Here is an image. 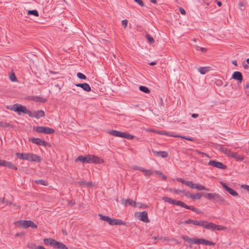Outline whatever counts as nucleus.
<instances>
[{
  "label": "nucleus",
  "mask_w": 249,
  "mask_h": 249,
  "mask_svg": "<svg viewBox=\"0 0 249 249\" xmlns=\"http://www.w3.org/2000/svg\"><path fill=\"white\" fill-rule=\"evenodd\" d=\"M16 155L20 160H27L30 161L40 162L42 160L40 156L33 153L17 152Z\"/></svg>",
  "instance_id": "f257e3e1"
},
{
  "label": "nucleus",
  "mask_w": 249,
  "mask_h": 249,
  "mask_svg": "<svg viewBox=\"0 0 249 249\" xmlns=\"http://www.w3.org/2000/svg\"><path fill=\"white\" fill-rule=\"evenodd\" d=\"M181 238L185 241L189 243L197 244H202L204 245L213 246L215 245V243L212 241H208L206 239L201 238L199 239L198 238H191L187 235H182Z\"/></svg>",
  "instance_id": "f03ea898"
},
{
  "label": "nucleus",
  "mask_w": 249,
  "mask_h": 249,
  "mask_svg": "<svg viewBox=\"0 0 249 249\" xmlns=\"http://www.w3.org/2000/svg\"><path fill=\"white\" fill-rule=\"evenodd\" d=\"M7 108L15 112H18L19 114H20V113H23L24 114H27L29 116L32 115V112L27 109L25 106L18 104H15L10 107H7Z\"/></svg>",
  "instance_id": "7ed1b4c3"
},
{
  "label": "nucleus",
  "mask_w": 249,
  "mask_h": 249,
  "mask_svg": "<svg viewBox=\"0 0 249 249\" xmlns=\"http://www.w3.org/2000/svg\"><path fill=\"white\" fill-rule=\"evenodd\" d=\"M108 133L115 137L126 138L128 140H132L134 138V136L130 134L115 130H109Z\"/></svg>",
  "instance_id": "20e7f679"
},
{
  "label": "nucleus",
  "mask_w": 249,
  "mask_h": 249,
  "mask_svg": "<svg viewBox=\"0 0 249 249\" xmlns=\"http://www.w3.org/2000/svg\"><path fill=\"white\" fill-rule=\"evenodd\" d=\"M203 196L208 199L215 200L216 202H219L220 204H223L225 202V200L224 198L216 193H208V194H203Z\"/></svg>",
  "instance_id": "39448f33"
},
{
  "label": "nucleus",
  "mask_w": 249,
  "mask_h": 249,
  "mask_svg": "<svg viewBox=\"0 0 249 249\" xmlns=\"http://www.w3.org/2000/svg\"><path fill=\"white\" fill-rule=\"evenodd\" d=\"M162 199L166 202H168L169 203L173 204L176 205L180 206L181 207L185 208L189 210L190 207V206H188L186 205L184 202L181 201L177 200L167 197H164L162 198Z\"/></svg>",
  "instance_id": "423d86ee"
},
{
  "label": "nucleus",
  "mask_w": 249,
  "mask_h": 249,
  "mask_svg": "<svg viewBox=\"0 0 249 249\" xmlns=\"http://www.w3.org/2000/svg\"><path fill=\"white\" fill-rule=\"evenodd\" d=\"M85 157L86 162L88 163H100L103 162L102 160L93 155H87L85 156Z\"/></svg>",
  "instance_id": "0eeeda50"
},
{
  "label": "nucleus",
  "mask_w": 249,
  "mask_h": 249,
  "mask_svg": "<svg viewBox=\"0 0 249 249\" xmlns=\"http://www.w3.org/2000/svg\"><path fill=\"white\" fill-rule=\"evenodd\" d=\"M36 132L42 133L47 134H53L54 132V129L44 126H36L34 128Z\"/></svg>",
  "instance_id": "6e6552de"
},
{
  "label": "nucleus",
  "mask_w": 249,
  "mask_h": 249,
  "mask_svg": "<svg viewBox=\"0 0 249 249\" xmlns=\"http://www.w3.org/2000/svg\"><path fill=\"white\" fill-rule=\"evenodd\" d=\"M19 224L23 228L31 227L34 229H36L37 228V225L31 220H20L19 222Z\"/></svg>",
  "instance_id": "1a4fd4ad"
},
{
  "label": "nucleus",
  "mask_w": 249,
  "mask_h": 249,
  "mask_svg": "<svg viewBox=\"0 0 249 249\" xmlns=\"http://www.w3.org/2000/svg\"><path fill=\"white\" fill-rule=\"evenodd\" d=\"M208 165L219 169H226L227 168V166L223 164L222 162L215 160H210L208 162Z\"/></svg>",
  "instance_id": "9d476101"
},
{
  "label": "nucleus",
  "mask_w": 249,
  "mask_h": 249,
  "mask_svg": "<svg viewBox=\"0 0 249 249\" xmlns=\"http://www.w3.org/2000/svg\"><path fill=\"white\" fill-rule=\"evenodd\" d=\"M30 141L38 145H42L45 147L48 145H50L48 142L39 138H32L30 139Z\"/></svg>",
  "instance_id": "9b49d317"
},
{
  "label": "nucleus",
  "mask_w": 249,
  "mask_h": 249,
  "mask_svg": "<svg viewBox=\"0 0 249 249\" xmlns=\"http://www.w3.org/2000/svg\"><path fill=\"white\" fill-rule=\"evenodd\" d=\"M0 166L3 167H7L10 169L17 170L18 168L12 162L6 161L5 160H0Z\"/></svg>",
  "instance_id": "f8f14e48"
},
{
  "label": "nucleus",
  "mask_w": 249,
  "mask_h": 249,
  "mask_svg": "<svg viewBox=\"0 0 249 249\" xmlns=\"http://www.w3.org/2000/svg\"><path fill=\"white\" fill-rule=\"evenodd\" d=\"M220 184L223 187V188L231 195L234 196H238V193L235 191L227 186L225 183L221 182Z\"/></svg>",
  "instance_id": "ddd939ff"
},
{
  "label": "nucleus",
  "mask_w": 249,
  "mask_h": 249,
  "mask_svg": "<svg viewBox=\"0 0 249 249\" xmlns=\"http://www.w3.org/2000/svg\"><path fill=\"white\" fill-rule=\"evenodd\" d=\"M138 219L144 222H149V220L148 217L147 213L146 211H143L141 213H139L137 215Z\"/></svg>",
  "instance_id": "4468645a"
},
{
  "label": "nucleus",
  "mask_w": 249,
  "mask_h": 249,
  "mask_svg": "<svg viewBox=\"0 0 249 249\" xmlns=\"http://www.w3.org/2000/svg\"><path fill=\"white\" fill-rule=\"evenodd\" d=\"M228 156L232 157V158L235 159L238 161H242L244 160V157L243 156L238 154L236 153H234L230 151L229 152Z\"/></svg>",
  "instance_id": "2eb2a0df"
},
{
  "label": "nucleus",
  "mask_w": 249,
  "mask_h": 249,
  "mask_svg": "<svg viewBox=\"0 0 249 249\" xmlns=\"http://www.w3.org/2000/svg\"><path fill=\"white\" fill-rule=\"evenodd\" d=\"M184 224H193L194 225L202 227L203 224L205 223L204 221H196L193 219H188L184 222Z\"/></svg>",
  "instance_id": "dca6fc26"
},
{
  "label": "nucleus",
  "mask_w": 249,
  "mask_h": 249,
  "mask_svg": "<svg viewBox=\"0 0 249 249\" xmlns=\"http://www.w3.org/2000/svg\"><path fill=\"white\" fill-rule=\"evenodd\" d=\"M122 203L124 204V206H136L137 203L131 199H122Z\"/></svg>",
  "instance_id": "f3484780"
},
{
  "label": "nucleus",
  "mask_w": 249,
  "mask_h": 249,
  "mask_svg": "<svg viewBox=\"0 0 249 249\" xmlns=\"http://www.w3.org/2000/svg\"><path fill=\"white\" fill-rule=\"evenodd\" d=\"M232 78L238 80L239 83H241L243 80V76L241 72L234 71L232 74Z\"/></svg>",
  "instance_id": "a211bd4d"
},
{
  "label": "nucleus",
  "mask_w": 249,
  "mask_h": 249,
  "mask_svg": "<svg viewBox=\"0 0 249 249\" xmlns=\"http://www.w3.org/2000/svg\"><path fill=\"white\" fill-rule=\"evenodd\" d=\"M30 117H35L36 118H39L45 116V113L44 111L42 110H39L34 111L32 113V115L30 116Z\"/></svg>",
  "instance_id": "6ab92c4d"
},
{
  "label": "nucleus",
  "mask_w": 249,
  "mask_h": 249,
  "mask_svg": "<svg viewBox=\"0 0 249 249\" xmlns=\"http://www.w3.org/2000/svg\"><path fill=\"white\" fill-rule=\"evenodd\" d=\"M75 85L77 87L81 88L86 91L89 92L91 90V88L88 83L76 84Z\"/></svg>",
  "instance_id": "aec40b11"
},
{
  "label": "nucleus",
  "mask_w": 249,
  "mask_h": 249,
  "mask_svg": "<svg viewBox=\"0 0 249 249\" xmlns=\"http://www.w3.org/2000/svg\"><path fill=\"white\" fill-rule=\"evenodd\" d=\"M205 223L203 224L202 227L204 228L211 230H215V224L213 223H208L206 221H204Z\"/></svg>",
  "instance_id": "412c9836"
},
{
  "label": "nucleus",
  "mask_w": 249,
  "mask_h": 249,
  "mask_svg": "<svg viewBox=\"0 0 249 249\" xmlns=\"http://www.w3.org/2000/svg\"><path fill=\"white\" fill-rule=\"evenodd\" d=\"M152 151L155 156L158 157H161L164 158L168 156V153L166 151H157L153 150H152Z\"/></svg>",
  "instance_id": "4be33fe9"
},
{
  "label": "nucleus",
  "mask_w": 249,
  "mask_h": 249,
  "mask_svg": "<svg viewBox=\"0 0 249 249\" xmlns=\"http://www.w3.org/2000/svg\"><path fill=\"white\" fill-rule=\"evenodd\" d=\"M55 240L53 238H45L43 239L44 243L47 246H52L54 247L55 244Z\"/></svg>",
  "instance_id": "5701e85b"
},
{
  "label": "nucleus",
  "mask_w": 249,
  "mask_h": 249,
  "mask_svg": "<svg viewBox=\"0 0 249 249\" xmlns=\"http://www.w3.org/2000/svg\"><path fill=\"white\" fill-rule=\"evenodd\" d=\"M216 148L222 153L225 154L228 156L229 152H230V150H229L227 148L220 144L217 145L216 146Z\"/></svg>",
  "instance_id": "b1692460"
},
{
  "label": "nucleus",
  "mask_w": 249,
  "mask_h": 249,
  "mask_svg": "<svg viewBox=\"0 0 249 249\" xmlns=\"http://www.w3.org/2000/svg\"><path fill=\"white\" fill-rule=\"evenodd\" d=\"M54 247L59 249H68V248L62 242L55 241Z\"/></svg>",
  "instance_id": "393cba45"
},
{
  "label": "nucleus",
  "mask_w": 249,
  "mask_h": 249,
  "mask_svg": "<svg viewBox=\"0 0 249 249\" xmlns=\"http://www.w3.org/2000/svg\"><path fill=\"white\" fill-rule=\"evenodd\" d=\"M210 71V67H202L198 68V71L201 74H205L208 71Z\"/></svg>",
  "instance_id": "a878e982"
},
{
  "label": "nucleus",
  "mask_w": 249,
  "mask_h": 249,
  "mask_svg": "<svg viewBox=\"0 0 249 249\" xmlns=\"http://www.w3.org/2000/svg\"><path fill=\"white\" fill-rule=\"evenodd\" d=\"M77 183L79 185H83L87 187L90 186V185H92V186H94V184H92V182H88L86 180L79 181L77 182Z\"/></svg>",
  "instance_id": "bb28decb"
},
{
  "label": "nucleus",
  "mask_w": 249,
  "mask_h": 249,
  "mask_svg": "<svg viewBox=\"0 0 249 249\" xmlns=\"http://www.w3.org/2000/svg\"><path fill=\"white\" fill-rule=\"evenodd\" d=\"M99 216L102 220L107 222L109 225L111 222V218L108 216L103 215L102 214H99Z\"/></svg>",
  "instance_id": "cd10ccee"
},
{
  "label": "nucleus",
  "mask_w": 249,
  "mask_h": 249,
  "mask_svg": "<svg viewBox=\"0 0 249 249\" xmlns=\"http://www.w3.org/2000/svg\"><path fill=\"white\" fill-rule=\"evenodd\" d=\"M173 137H175V138H180L182 139H185V140H188V141H194V139L193 138H191V137H186V136H180V135H171Z\"/></svg>",
  "instance_id": "c85d7f7f"
},
{
  "label": "nucleus",
  "mask_w": 249,
  "mask_h": 249,
  "mask_svg": "<svg viewBox=\"0 0 249 249\" xmlns=\"http://www.w3.org/2000/svg\"><path fill=\"white\" fill-rule=\"evenodd\" d=\"M203 194L201 193V194L199 193H197L196 194H192L191 196V198L195 200V199H200L202 195L203 196Z\"/></svg>",
  "instance_id": "c756f323"
},
{
  "label": "nucleus",
  "mask_w": 249,
  "mask_h": 249,
  "mask_svg": "<svg viewBox=\"0 0 249 249\" xmlns=\"http://www.w3.org/2000/svg\"><path fill=\"white\" fill-rule=\"evenodd\" d=\"M142 172L145 176H150L153 174H155V171L147 170L143 168H142Z\"/></svg>",
  "instance_id": "7c9ffc66"
},
{
  "label": "nucleus",
  "mask_w": 249,
  "mask_h": 249,
  "mask_svg": "<svg viewBox=\"0 0 249 249\" xmlns=\"http://www.w3.org/2000/svg\"><path fill=\"white\" fill-rule=\"evenodd\" d=\"M35 182L37 184H40L44 186L48 185L47 182L43 179H37L35 181Z\"/></svg>",
  "instance_id": "2f4dec72"
},
{
  "label": "nucleus",
  "mask_w": 249,
  "mask_h": 249,
  "mask_svg": "<svg viewBox=\"0 0 249 249\" xmlns=\"http://www.w3.org/2000/svg\"><path fill=\"white\" fill-rule=\"evenodd\" d=\"M139 89L145 93H149L150 91V89L146 87L141 86L139 87Z\"/></svg>",
  "instance_id": "473e14b6"
},
{
  "label": "nucleus",
  "mask_w": 249,
  "mask_h": 249,
  "mask_svg": "<svg viewBox=\"0 0 249 249\" xmlns=\"http://www.w3.org/2000/svg\"><path fill=\"white\" fill-rule=\"evenodd\" d=\"M80 161L83 163H87L85 156H78L75 160V161Z\"/></svg>",
  "instance_id": "72a5a7b5"
},
{
  "label": "nucleus",
  "mask_w": 249,
  "mask_h": 249,
  "mask_svg": "<svg viewBox=\"0 0 249 249\" xmlns=\"http://www.w3.org/2000/svg\"><path fill=\"white\" fill-rule=\"evenodd\" d=\"M195 189H196L198 190H209L208 189L206 188L205 186L200 185L199 184H196L195 186Z\"/></svg>",
  "instance_id": "f704fd0d"
},
{
  "label": "nucleus",
  "mask_w": 249,
  "mask_h": 249,
  "mask_svg": "<svg viewBox=\"0 0 249 249\" xmlns=\"http://www.w3.org/2000/svg\"><path fill=\"white\" fill-rule=\"evenodd\" d=\"M27 14L29 15H34L36 17H38L39 16L38 12L36 10H28Z\"/></svg>",
  "instance_id": "c9c22d12"
},
{
  "label": "nucleus",
  "mask_w": 249,
  "mask_h": 249,
  "mask_svg": "<svg viewBox=\"0 0 249 249\" xmlns=\"http://www.w3.org/2000/svg\"><path fill=\"white\" fill-rule=\"evenodd\" d=\"M155 174L158 175L162 179L166 180L167 179V177L164 175L162 174L159 171L155 170Z\"/></svg>",
  "instance_id": "e433bc0d"
},
{
  "label": "nucleus",
  "mask_w": 249,
  "mask_h": 249,
  "mask_svg": "<svg viewBox=\"0 0 249 249\" xmlns=\"http://www.w3.org/2000/svg\"><path fill=\"white\" fill-rule=\"evenodd\" d=\"M145 37L150 43H153L155 42V40L153 39V38L151 37L149 34H146L145 35Z\"/></svg>",
  "instance_id": "4c0bfd02"
},
{
  "label": "nucleus",
  "mask_w": 249,
  "mask_h": 249,
  "mask_svg": "<svg viewBox=\"0 0 249 249\" xmlns=\"http://www.w3.org/2000/svg\"><path fill=\"white\" fill-rule=\"evenodd\" d=\"M195 183H194L191 181H187L185 185L190 187L191 189H195Z\"/></svg>",
  "instance_id": "58836bf2"
},
{
  "label": "nucleus",
  "mask_w": 249,
  "mask_h": 249,
  "mask_svg": "<svg viewBox=\"0 0 249 249\" xmlns=\"http://www.w3.org/2000/svg\"><path fill=\"white\" fill-rule=\"evenodd\" d=\"M115 225H125L126 223L121 219H116Z\"/></svg>",
  "instance_id": "ea45409f"
},
{
  "label": "nucleus",
  "mask_w": 249,
  "mask_h": 249,
  "mask_svg": "<svg viewBox=\"0 0 249 249\" xmlns=\"http://www.w3.org/2000/svg\"><path fill=\"white\" fill-rule=\"evenodd\" d=\"M181 193H183L184 196L186 197L191 198V196L192 194L190 193L189 191H186L185 190H182L181 191Z\"/></svg>",
  "instance_id": "a19ab883"
},
{
  "label": "nucleus",
  "mask_w": 249,
  "mask_h": 249,
  "mask_svg": "<svg viewBox=\"0 0 249 249\" xmlns=\"http://www.w3.org/2000/svg\"><path fill=\"white\" fill-rule=\"evenodd\" d=\"M181 191L182 190L176 189H174V188H171L169 189V191L170 192H172V193H173L174 194H178L181 193Z\"/></svg>",
  "instance_id": "79ce46f5"
},
{
  "label": "nucleus",
  "mask_w": 249,
  "mask_h": 249,
  "mask_svg": "<svg viewBox=\"0 0 249 249\" xmlns=\"http://www.w3.org/2000/svg\"><path fill=\"white\" fill-rule=\"evenodd\" d=\"M227 228L225 227H223V226H220V225H216L215 224V230H217V231H220V230H226Z\"/></svg>",
  "instance_id": "37998d69"
},
{
  "label": "nucleus",
  "mask_w": 249,
  "mask_h": 249,
  "mask_svg": "<svg viewBox=\"0 0 249 249\" xmlns=\"http://www.w3.org/2000/svg\"><path fill=\"white\" fill-rule=\"evenodd\" d=\"M157 133L160 134V135H167V136H171V137H172V136L171 135H173L172 134H170L169 132H166L164 131H159L157 132Z\"/></svg>",
  "instance_id": "c03bdc74"
},
{
  "label": "nucleus",
  "mask_w": 249,
  "mask_h": 249,
  "mask_svg": "<svg viewBox=\"0 0 249 249\" xmlns=\"http://www.w3.org/2000/svg\"><path fill=\"white\" fill-rule=\"evenodd\" d=\"M77 76L79 78V79H86L87 78V77L86 76V75H85L84 74H83V73H81V72H78L77 73Z\"/></svg>",
  "instance_id": "a18cd8bd"
},
{
  "label": "nucleus",
  "mask_w": 249,
  "mask_h": 249,
  "mask_svg": "<svg viewBox=\"0 0 249 249\" xmlns=\"http://www.w3.org/2000/svg\"><path fill=\"white\" fill-rule=\"evenodd\" d=\"M189 210H191L193 211V212H196L198 213H203L201 211H199L197 209H196L193 206H190Z\"/></svg>",
  "instance_id": "49530a36"
},
{
  "label": "nucleus",
  "mask_w": 249,
  "mask_h": 249,
  "mask_svg": "<svg viewBox=\"0 0 249 249\" xmlns=\"http://www.w3.org/2000/svg\"><path fill=\"white\" fill-rule=\"evenodd\" d=\"M10 79L13 82L17 81V78L14 73H11V74L10 75Z\"/></svg>",
  "instance_id": "de8ad7c7"
},
{
  "label": "nucleus",
  "mask_w": 249,
  "mask_h": 249,
  "mask_svg": "<svg viewBox=\"0 0 249 249\" xmlns=\"http://www.w3.org/2000/svg\"><path fill=\"white\" fill-rule=\"evenodd\" d=\"M128 21L127 19H124L122 21V26L124 27V28H125L127 26Z\"/></svg>",
  "instance_id": "09e8293b"
},
{
  "label": "nucleus",
  "mask_w": 249,
  "mask_h": 249,
  "mask_svg": "<svg viewBox=\"0 0 249 249\" xmlns=\"http://www.w3.org/2000/svg\"><path fill=\"white\" fill-rule=\"evenodd\" d=\"M177 180L178 181H179L180 182H181L182 184L185 185L186 183V182L187 181L185 180V179H183V178H177Z\"/></svg>",
  "instance_id": "8fccbe9b"
},
{
  "label": "nucleus",
  "mask_w": 249,
  "mask_h": 249,
  "mask_svg": "<svg viewBox=\"0 0 249 249\" xmlns=\"http://www.w3.org/2000/svg\"><path fill=\"white\" fill-rule=\"evenodd\" d=\"M36 98H37V100H36V101H39L42 103H44L46 101V99L43 98L36 97Z\"/></svg>",
  "instance_id": "3c124183"
},
{
  "label": "nucleus",
  "mask_w": 249,
  "mask_h": 249,
  "mask_svg": "<svg viewBox=\"0 0 249 249\" xmlns=\"http://www.w3.org/2000/svg\"><path fill=\"white\" fill-rule=\"evenodd\" d=\"M241 188L243 189H245L246 190H247L248 192H249V185L243 184L241 186Z\"/></svg>",
  "instance_id": "603ef678"
},
{
  "label": "nucleus",
  "mask_w": 249,
  "mask_h": 249,
  "mask_svg": "<svg viewBox=\"0 0 249 249\" xmlns=\"http://www.w3.org/2000/svg\"><path fill=\"white\" fill-rule=\"evenodd\" d=\"M136 2L138 3L141 6H144V3L142 0H134Z\"/></svg>",
  "instance_id": "864d4df0"
},
{
  "label": "nucleus",
  "mask_w": 249,
  "mask_h": 249,
  "mask_svg": "<svg viewBox=\"0 0 249 249\" xmlns=\"http://www.w3.org/2000/svg\"><path fill=\"white\" fill-rule=\"evenodd\" d=\"M179 11H180V12L181 13V14H182L183 15L186 14L185 10L183 8H182V7H179Z\"/></svg>",
  "instance_id": "5fc2aeb1"
},
{
  "label": "nucleus",
  "mask_w": 249,
  "mask_h": 249,
  "mask_svg": "<svg viewBox=\"0 0 249 249\" xmlns=\"http://www.w3.org/2000/svg\"><path fill=\"white\" fill-rule=\"evenodd\" d=\"M142 168H143L142 167H139V166H135L133 167L134 169L140 170L141 171H142Z\"/></svg>",
  "instance_id": "6e6d98bb"
},
{
  "label": "nucleus",
  "mask_w": 249,
  "mask_h": 249,
  "mask_svg": "<svg viewBox=\"0 0 249 249\" xmlns=\"http://www.w3.org/2000/svg\"><path fill=\"white\" fill-rule=\"evenodd\" d=\"M116 222V219H111V222H110V225H115V223Z\"/></svg>",
  "instance_id": "4d7b16f0"
},
{
  "label": "nucleus",
  "mask_w": 249,
  "mask_h": 249,
  "mask_svg": "<svg viewBox=\"0 0 249 249\" xmlns=\"http://www.w3.org/2000/svg\"><path fill=\"white\" fill-rule=\"evenodd\" d=\"M24 235V233L23 232H18L16 234V236H20L21 237Z\"/></svg>",
  "instance_id": "13d9d810"
},
{
  "label": "nucleus",
  "mask_w": 249,
  "mask_h": 249,
  "mask_svg": "<svg viewBox=\"0 0 249 249\" xmlns=\"http://www.w3.org/2000/svg\"><path fill=\"white\" fill-rule=\"evenodd\" d=\"M10 126V124L4 122L3 127H8Z\"/></svg>",
  "instance_id": "bf43d9fd"
},
{
  "label": "nucleus",
  "mask_w": 249,
  "mask_h": 249,
  "mask_svg": "<svg viewBox=\"0 0 249 249\" xmlns=\"http://www.w3.org/2000/svg\"><path fill=\"white\" fill-rule=\"evenodd\" d=\"M192 117L194 118H196L198 116V114L193 113L191 115Z\"/></svg>",
  "instance_id": "052dcab7"
},
{
  "label": "nucleus",
  "mask_w": 249,
  "mask_h": 249,
  "mask_svg": "<svg viewBox=\"0 0 249 249\" xmlns=\"http://www.w3.org/2000/svg\"><path fill=\"white\" fill-rule=\"evenodd\" d=\"M35 249H46L42 246H38L37 247H36Z\"/></svg>",
  "instance_id": "680f3d73"
},
{
  "label": "nucleus",
  "mask_w": 249,
  "mask_h": 249,
  "mask_svg": "<svg viewBox=\"0 0 249 249\" xmlns=\"http://www.w3.org/2000/svg\"><path fill=\"white\" fill-rule=\"evenodd\" d=\"M243 67H244V68L245 70H247V69H248V68H249V66H248V65L247 64H243Z\"/></svg>",
  "instance_id": "e2e57ef3"
},
{
  "label": "nucleus",
  "mask_w": 249,
  "mask_h": 249,
  "mask_svg": "<svg viewBox=\"0 0 249 249\" xmlns=\"http://www.w3.org/2000/svg\"><path fill=\"white\" fill-rule=\"evenodd\" d=\"M0 202H1L2 203L6 202V201H5L4 198L0 197Z\"/></svg>",
  "instance_id": "0e129e2a"
},
{
  "label": "nucleus",
  "mask_w": 249,
  "mask_h": 249,
  "mask_svg": "<svg viewBox=\"0 0 249 249\" xmlns=\"http://www.w3.org/2000/svg\"><path fill=\"white\" fill-rule=\"evenodd\" d=\"M153 239H157V240H160L161 239V237H160L159 236H157V237H152Z\"/></svg>",
  "instance_id": "69168bd1"
},
{
  "label": "nucleus",
  "mask_w": 249,
  "mask_h": 249,
  "mask_svg": "<svg viewBox=\"0 0 249 249\" xmlns=\"http://www.w3.org/2000/svg\"><path fill=\"white\" fill-rule=\"evenodd\" d=\"M232 64L233 65H234V66H237V62H236V61H235V60H233V61H232Z\"/></svg>",
  "instance_id": "338daca9"
},
{
  "label": "nucleus",
  "mask_w": 249,
  "mask_h": 249,
  "mask_svg": "<svg viewBox=\"0 0 249 249\" xmlns=\"http://www.w3.org/2000/svg\"><path fill=\"white\" fill-rule=\"evenodd\" d=\"M249 88V83H247V84H246V85L245 86V89H246Z\"/></svg>",
  "instance_id": "774afa93"
}]
</instances>
